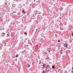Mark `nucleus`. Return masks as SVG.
<instances>
[{"instance_id":"1","label":"nucleus","mask_w":73,"mask_h":73,"mask_svg":"<svg viewBox=\"0 0 73 73\" xmlns=\"http://www.w3.org/2000/svg\"><path fill=\"white\" fill-rule=\"evenodd\" d=\"M64 46L65 47H66V46H68V44L67 43H65L64 44Z\"/></svg>"},{"instance_id":"2","label":"nucleus","mask_w":73,"mask_h":73,"mask_svg":"<svg viewBox=\"0 0 73 73\" xmlns=\"http://www.w3.org/2000/svg\"><path fill=\"white\" fill-rule=\"evenodd\" d=\"M46 66V64H44L42 65L43 67H42V68H45V67Z\"/></svg>"},{"instance_id":"3","label":"nucleus","mask_w":73,"mask_h":73,"mask_svg":"<svg viewBox=\"0 0 73 73\" xmlns=\"http://www.w3.org/2000/svg\"><path fill=\"white\" fill-rule=\"evenodd\" d=\"M30 66V65L29 64H28L27 65V68H29Z\"/></svg>"},{"instance_id":"4","label":"nucleus","mask_w":73,"mask_h":73,"mask_svg":"<svg viewBox=\"0 0 73 73\" xmlns=\"http://www.w3.org/2000/svg\"><path fill=\"white\" fill-rule=\"evenodd\" d=\"M48 67H49V65L48 64V65L46 66V69H48Z\"/></svg>"},{"instance_id":"5","label":"nucleus","mask_w":73,"mask_h":73,"mask_svg":"<svg viewBox=\"0 0 73 73\" xmlns=\"http://www.w3.org/2000/svg\"><path fill=\"white\" fill-rule=\"evenodd\" d=\"M42 73H45V72L44 71V70H43V72H42Z\"/></svg>"},{"instance_id":"6","label":"nucleus","mask_w":73,"mask_h":73,"mask_svg":"<svg viewBox=\"0 0 73 73\" xmlns=\"http://www.w3.org/2000/svg\"><path fill=\"white\" fill-rule=\"evenodd\" d=\"M52 68L53 69H54V66H53L52 67Z\"/></svg>"},{"instance_id":"7","label":"nucleus","mask_w":73,"mask_h":73,"mask_svg":"<svg viewBox=\"0 0 73 73\" xmlns=\"http://www.w3.org/2000/svg\"><path fill=\"white\" fill-rule=\"evenodd\" d=\"M19 57V55L17 54L16 56V57Z\"/></svg>"},{"instance_id":"8","label":"nucleus","mask_w":73,"mask_h":73,"mask_svg":"<svg viewBox=\"0 0 73 73\" xmlns=\"http://www.w3.org/2000/svg\"><path fill=\"white\" fill-rule=\"evenodd\" d=\"M5 33H2V35H3V36H4V35H5Z\"/></svg>"},{"instance_id":"9","label":"nucleus","mask_w":73,"mask_h":73,"mask_svg":"<svg viewBox=\"0 0 73 73\" xmlns=\"http://www.w3.org/2000/svg\"><path fill=\"white\" fill-rule=\"evenodd\" d=\"M24 34H25V35H27V33H26L25 32Z\"/></svg>"},{"instance_id":"10","label":"nucleus","mask_w":73,"mask_h":73,"mask_svg":"<svg viewBox=\"0 0 73 73\" xmlns=\"http://www.w3.org/2000/svg\"><path fill=\"white\" fill-rule=\"evenodd\" d=\"M46 52H45V53H44V54H46Z\"/></svg>"},{"instance_id":"11","label":"nucleus","mask_w":73,"mask_h":73,"mask_svg":"<svg viewBox=\"0 0 73 73\" xmlns=\"http://www.w3.org/2000/svg\"><path fill=\"white\" fill-rule=\"evenodd\" d=\"M72 36H73V32L72 33Z\"/></svg>"},{"instance_id":"12","label":"nucleus","mask_w":73,"mask_h":73,"mask_svg":"<svg viewBox=\"0 0 73 73\" xmlns=\"http://www.w3.org/2000/svg\"><path fill=\"white\" fill-rule=\"evenodd\" d=\"M25 11H24V10H23V11H22V12H24Z\"/></svg>"},{"instance_id":"13","label":"nucleus","mask_w":73,"mask_h":73,"mask_svg":"<svg viewBox=\"0 0 73 73\" xmlns=\"http://www.w3.org/2000/svg\"><path fill=\"white\" fill-rule=\"evenodd\" d=\"M33 17H35V15H33Z\"/></svg>"},{"instance_id":"14","label":"nucleus","mask_w":73,"mask_h":73,"mask_svg":"<svg viewBox=\"0 0 73 73\" xmlns=\"http://www.w3.org/2000/svg\"><path fill=\"white\" fill-rule=\"evenodd\" d=\"M58 42H60V41L59 40H58Z\"/></svg>"},{"instance_id":"15","label":"nucleus","mask_w":73,"mask_h":73,"mask_svg":"<svg viewBox=\"0 0 73 73\" xmlns=\"http://www.w3.org/2000/svg\"><path fill=\"white\" fill-rule=\"evenodd\" d=\"M50 52V50H49V51H48V52Z\"/></svg>"},{"instance_id":"16","label":"nucleus","mask_w":73,"mask_h":73,"mask_svg":"<svg viewBox=\"0 0 73 73\" xmlns=\"http://www.w3.org/2000/svg\"><path fill=\"white\" fill-rule=\"evenodd\" d=\"M72 73H73V70L72 71Z\"/></svg>"},{"instance_id":"17","label":"nucleus","mask_w":73,"mask_h":73,"mask_svg":"<svg viewBox=\"0 0 73 73\" xmlns=\"http://www.w3.org/2000/svg\"><path fill=\"white\" fill-rule=\"evenodd\" d=\"M7 36H9V35H8V34H7Z\"/></svg>"},{"instance_id":"18","label":"nucleus","mask_w":73,"mask_h":73,"mask_svg":"<svg viewBox=\"0 0 73 73\" xmlns=\"http://www.w3.org/2000/svg\"><path fill=\"white\" fill-rule=\"evenodd\" d=\"M5 45H6V44H7V43L5 42Z\"/></svg>"},{"instance_id":"19","label":"nucleus","mask_w":73,"mask_h":73,"mask_svg":"<svg viewBox=\"0 0 73 73\" xmlns=\"http://www.w3.org/2000/svg\"><path fill=\"white\" fill-rule=\"evenodd\" d=\"M48 72H49V70H48Z\"/></svg>"},{"instance_id":"20","label":"nucleus","mask_w":73,"mask_h":73,"mask_svg":"<svg viewBox=\"0 0 73 73\" xmlns=\"http://www.w3.org/2000/svg\"><path fill=\"white\" fill-rule=\"evenodd\" d=\"M41 64V63L40 62V63H39V64Z\"/></svg>"},{"instance_id":"21","label":"nucleus","mask_w":73,"mask_h":73,"mask_svg":"<svg viewBox=\"0 0 73 73\" xmlns=\"http://www.w3.org/2000/svg\"><path fill=\"white\" fill-rule=\"evenodd\" d=\"M34 2H35V0H34Z\"/></svg>"},{"instance_id":"22","label":"nucleus","mask_w":73,"mask_h":73,"mask_svg":"<svg viewBox=\"0 0 73 73\" xmlns=\"http://www.w3.org/2000/svg\"><path fill=\"white\" fill-rule=\"evenodd\" d=\"M23 5H25V4H24Z\"/></svg>"},{"instance_id":"23","label":"nucleus","mask_w":73,"mask_h":73,"mask_svg":"<svg viewBox=\"0 0 73 73\" xmlns=\"http://www.w3.org/2000/svg\"><path fill=\"white\" fill-rule=\"evenodd\" d=\"M61 17H60V19H61Z\"/></svg>"},{"instance_id":"24","label":"nucleus","mask_w":73,"mask_h":73,"mask_svg":"<svg viewBox=\"0 0 73 73\" xmlns=\"http://www.w3.org/2000/svg\"><path fill=\"white\" fill-rule=\"evenodd\" d=\"M72 69H73V67H72Z\"/></svg>"},{"instance_id":"25","label":"nucleus","mask_w":73,"mask_h":73,"mask_svg":"<svg viewBox=\"0 0 73 73\" xmlns=\"http://www.w3.org/2000/svg\"><path fill=\"white\" fill-rule=\"evenodd\" d=\"M47 70V69H46V70Z\"/></svg>"},{"instance_id":"26","label":"nucleus","mask_w":73,"mask_h":73,"mask_svg":"<svg viewBox=\"0 0 73 73\" xmlns=\"http://www.w3.org/2000/svg\"><path fill=\"white\" fill-rule=\"evenodd\" d=\"M40 62H41V61L40 60Z\"/></svg>"},{"instance_id":"27","label":"nucleus","mask_w":73,"mask_h":73,"mask_svg":"<svg viewBox=\"0 0 73 73\" xmlns=\"http://www.w3.org/2000/svg\"><path fill=\"white\" fill-rule=\"evenodd\" d=\"M40 13H39V14H40Z\"/></svg>"},{"instance_id":"28","label":"nucleus","mask_w":73,"mask_h":73,"mask_svg":"<svg viewBox=\"0 0 73 73\" xmlns=\"http://www.w3.org/2000/svg\"><path fill=\"white\" fill-rule=\"evenodd\" d=\"M2 30V29H1V30Z\"/></svg>"}]
</instances>
